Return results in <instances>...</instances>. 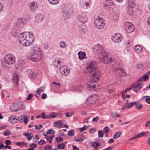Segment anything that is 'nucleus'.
Masks as SVG:
<instances>
[{"label":"nucleus","instance_id":"nucleus-1","mask_svg":"<svg viewBox=\"0 0 150 150\" xmlns=\"http://www.w3.org/2000/svg\"><path fill=\"white\" fill-rule=\"evenodd\" d=\"M86 73L89 74L91 78H92L91 82L93 83L98 81L100 77V72L97 68L95 62L92 61L89 63L88 65L86 67Z\"/></svg>","mask_w":150,"mask_h":150},{"label":"nucleus","instance_id":"nucleus-2","mask_svg":"<svg viewBox=\"0 0 150 150\" xmlns=\"http://www.w3.org/2000/svg\"><path fill=\"white\" fill-rule=\"evenodd\" d=\"M94 48L99 53L98 57L101 62L105 64H108L112 62L114 60V59L112 58L111 57L108 55L101 45L99 44L96 45Z\"/></svg>","mask_w":150,"mask_h":150},{"label":"nucleus","instance_id":"nucleus-3","mask_svg":"<svg viewBox=\"0 0 150 150\" xmlns=\"http://www.w3.org/2000/svg\"><path fill=\"white\" fill-rule=\"evenodd\" d=\"M19 39L22 45L29 46L34 40V36L31 33L24 32L20 35Z\"/></svg>","mask_w":150,"mask_h":150},{"label":"nucleus","instance_id":"nucleus-4","mask_svg":"<svg viewBox=\"0 0 150 150\" xmlns=\"http://www.w3.org/2000/svg\"><path fill=\"white\" fill-rule=\"evenodd\" d=\"M40 49L38 47H33L30 53L28 56V59L33 62H37L41 58Z\"/></svg>","mask_w":150,"mask_h":150},{"label":"nucleus","instance_id":"nucleus-5","mask_svg":"<svg viewBox=\"0 0 150 150\" xmlns=\"http://www.w3.org/2000/svg\"><path fill=\"white\" fill-rule=\"evenodd\" d=\"M5 63L9 65H12L15 62V57L11 54H8L5 56L4 58Z\"/></svg>","mask_w":150,"mask_h":150},{"label":"nucleus","instance_id":"nucleus-6","mask_svg":"<svg viewBox=\"0 0 150 150\" xmlns=\"http://www.w3.org/2000/svg\"><path fill=\"white\" fill-rule=\"evenodd\" d=\"M103 18H96L94 21L95 27L98 29L103 28L105 25V23L103 22Z\"/></svg>","mask_w":150,"mask_h":150},{"label":"nucleus","instance_id":"nucleus-7","mask_svg":"<svg viewBox=\"0 0 150 150\" xmlns=\"http://www.w3.org/2000/svg\"><path fill=\"white\" fill-rule=\"evenodd\" d=\"M22 106L21 102H16L10 106V110L11 112H17L19 110Z\"/></svg>","mask_w":150,"mask_h":150},{"label":"nucleus","instance_id":"nucleus-8","mask_svg":"<svg viewBox=\"0 0 150 150\" xmlns=\"http://www.w3.org/2000/svg\"><path fill=\"white\" fill-rule=\"evenodd\" d=\"M73 8L71 6H65L64 8L63 12V16L64 17L65 19L68 18L67 15H69L70 13L73 11Z\"/></svg>","mask_w":150,"mask_h":150},{"label":"nucleus","instance_id":"nucleus-9","mask_svg":"<svg viewBox=\"0 0 150 150\" xmlns=\"http://www.w3.org/2000/svg\"><path fill=\"white\" fill-rule=\"evenodd\" d=\"M125 29L128 33H131L134 30V26L129 22H126L125 25Z\"/></svg>","mask_w":150,"mask_h":150},{"label":"nucleus","instance_id":"nucleus-10","mask_svg":"<svg viewBox=\"0 0 150 150\" xmlns=\"http://www.w3.org/2000/svg\"><path fill=\"white\" fill-rule=\"evenodd\" d=\"M60 71L62 75L67 76L70 73V70L66 66L63 65L60 67Z\"/></svg>","mask_w":150,"mask_h":150},{"label":"nucleus","instance_id":"nucleus-11","mask_svg":"<svg viewBox=\"0 0 150 150\" xmlns=\"http://www.w3.org/2000/svg\"><path fill=\"white\" fill-rule=\"evenodd\" d=\"M98 98V96L96 95H90L88 97L87 100L89 103L91 104L95 103Z\"/></svg>","mask_w":150,"mask_h":150},{"label":"nucleus","instance_id":"nucleus-12","mask_svg":"<svg viewBox=\"0 0 150 150\" xmlns=\"http://www.w3.org/2000/svg\"><path fill=\"white\" fill-rule=\"evenodd\" d=\"M79 21L82 23H84L88 21V18L86 15L82 14L79 15L78 17Z\"/></svg>","mask_w":150,"mask_h":150},{"label":"nucleus","instance_id":"nucleus-13","mask_svg":"<svg viewBox=\"0 0 150 150\" xmlns=\"http://www.w3.org/2000/svg\"><path fill=\"white\" fill-rule=\"evenodd\" d=\"M38 6V3L36 1L32 2L30 3L28 5L29 8L32 11H34L37 9Z\"/></svg>","mask_w":150,"mask_h":150},{"label":"nucleus","instance_id":"nucleus-14","mask_svg":"<svg viewBox=\"0 0 150 150\" xmlns=\"http://www.w3.org/2000/svg\"><path fill=\"white\" fill-rule=\"evenodd\" d=\"M90 0H81V5L84 8H87L90 6Z\"/></svg>","mask_w":150,"mask_h":150},{"label":"nucleus","instance_id":"nucleus-15","mask_svg":"<svg viewBox=\"0 0 150 150\" xmlns=\"http://www.w3.org/2000/svg\"><path fill=\"white\" fill-rule=\"evenodd\" d=\"M27 73L29 75V77L31 79H34L37 75V74L34 71L31 69H29L27 71Z\"/></svg>","mask_w":150,"mask_h":150},{"label":"nucleus","instance_id":"nucleus-16","mask_svg":"<svg viewBox=\"0 0 150 150\" xmlns=\"http://www.w3.org/2000/svg\"><path fill=\"white\" fill-rule=\"evenodd\" d=\"M104 5L106 7V9H109L112 8L113 3L111 0H106L105 2Z\"/></svg>","mask_w":150,"mask_h":150},{"label":"nucleus","instance_id":"nucleus-17","mask_svg":"<svg viewBox=\"0 0 150 150\" xmlns=\"http://www.w3.org/2000/svg\"><path fill=\"white\" fill-rule=\"evenodd\" d=\"M121 35L119 33L115 34L113 36L114 39L115 40L114 41L115 42L119 43L122 40Z\"/></svg>","mask_w":150,"mask_h":150},{"label":"nucleus","instance_id":"nucleus-18","mask_svg":"<svg viewBox=\"0 0 150 150\" xmlns=\"http://www.w3.org/2000/svg\"><path fill=\"white\" fill-rule=\"evenodd\" d=\"M24 18L18 19L16 25L19 28L23 27L24 24Z\"/></svg>","mask_w":150,"mask_h":150},{"label":"nucleus","instance_id":"nucleus-19","mask_svg":"<svg viewBox=\"0 0 150 150\" xmlns=\"http://www.w3.org/2000/svg\"><path fill=\"white\" fill-rule=\"evenodd\" d=\"M12 78L14 85L16 86H18L19 81V77L18 75L16 74H14Z\"/></svg>","mask_w":150,"mask_h":150},{"label":"nucleus","instance_id":"nucleus-20","mask_svg":"<svg viewBox=\"0 0 150 150\" xmlns=\"http://www.w3.org/2000/svg\"><path fill=\"white\" fill-rule=\"evenodd\" d=\"M143 83H140L136 85L135 84L132 85V86H134V87L133 88H134V91L136 92L139 91Z\"/></svg>","mask_w":150,"mask_h":150},{"label":"nucleus","instance_id":"nucleus-21","mask_svg":"<svg viewBox=\"0 0 150 150\" xmlns=\"http://www.w3.org/2000/svg\"><path fill=\"white\" fill-rule=\"evenodd\" d=\"M44 18V16L40 13L37 15L35 16V20L38 22H41Z\"/></svg>","mask_w":150,"mask_h":150},{"label":"nucleus","instance_id":"nucleus-22","mask_svg":"<svg viewBox=\"0 0 150 150\" xmlns=\"http://www.w3.org/2000/svg\"><path fill=\"white\" fill-rule=\"evenodd\" d=\"M79 58L80 60H83L85 58L86 54L84 52L80 51L78 53Z\"/></svg>","mask_w":150,"mask_h":150},{"label":"nucleus","instance_id":"nucleus-23","mask_svg":"<svg viewBox=\"0 0 150 150\" xmlns=\"http://www.w3.org/2000/svg\"><path fill=\"white\" fill-rule=\"evenodd\" d=\"M23 135L27 137V139L29 141L30 140L32 139V137H33V134L30 133L24 132L23 133Z\"/></svg>","mask_w":150,"mask_h":150},{"label":"nucleus","instance_id":"nucleus-24","mask_svg":"<svg viewBox=\"0 0 150 150\" xmlns=\"http://www.w3.org/2000/svg\"><path fill=\"white\" fill-rule=\"evenodd\" d=\"M149 78L148 74H145L143 75L141 78H139L138 79V82H139L142 80L146 81Z\"/></svg>","mask_w":150,"mask_h":150},{"label":"nucleus","instance_id":"nucleus-25","mask_svg":"<svg viewBox=\"0 0 150 150\" xmlns=\"http://www.w3.org/2000/svg\"><path fill=\"white\" fill-rule=\"evenodd\" d=\"M16 117L15 115H11L10 116L9 119V122L11 123H16Z\"/></svg>","mask_w":150,"mask_h":150},{"label":"nucleus","instance_id":"nucleus-26","mask_svg":"<svg viewBox=\"0 0 150 150\" xmlns=\"http://www.w3.org/2000/svg\"><path fill=\"white\" fill-rule=\"evenodd\" d=\"M134 49L136 52H140L142 50V47L139 45H136L134 47Z\"/></svg>","mask_w":150,"mask_h":150},{"label":"nucleus","instance_id":"nucleus-27","mask_svg":"<svg viewBox=\"0 0 150 150\" xmlns=\"http://www.w3.org/2000/svg\"><path fill=\"white\" fill-rule=\"evenodd\" d=\"M122 132H116L113 135V137L114 138L117 139L118 138L120 135L122 134Z\"/></svg>","mask_w":150,"mask_h":150},{"label":"nucleus","instance_id":"nucleus-28","mask_svg":"<svg viewBox=\"0 0 150 150\" xmlns=\"http://www.w3.org/2000/svg\"><path fill=\"white\" fill-rule=\"evenodd\" d=\"M26 144L27 143L25 142H24L21 141L17 142L16 144V145L19 146L23 147L24 145L26 146Z\"/></svg>","mask_w":150,"mask_h":150},{"label":"nucleus","instance_id":"nucleus-29","mask_svg":"<svg viewBox=\"0 0 150 150\" xmlns=\"http://www.w3.org/2000/svg\"><path fill=\"white\" fill-rule=\"evenodd\" d=\"M19 32V31L18 30L15 29H13L11 32V33L13 34V35L15 36Z\"/></svg>","mask_w":150,"mask_h":150},{"label":"nucleus","instance_id":"nucleus-30","mask_svg":"<svg viewBox=\"0 0 150 150\" xmlns=\"http://www.w3.org/2000/svg\"><path fill=\"white\" fill-rule=\"evenodd\" d=\"M129 7L130 8H132L134 7L135 5V4L133 0L129 2Z\"/></svg>","mask_w":150,"mask_h":150},{"label":"nucleus","instance_id":"nucleus-31","mask_svg":"<svg viewBox=\"0 0 150 150\" xmlns=\"http://www.w3.org/2000/svg\"><path fill=\"white\" fill-rule=\"evenodd\" d=\"M62 125V123L61 121L59 120L56 122H55L54 124V126L56 127H59Z\"/></svg>","mask_w":150,"mask_h":150},{"label":"nucleus","instance_id":"nucleus-32","mask_svg":"<svg viewBox=\"0 0 150 150\" xmlns=\"http://www.w3.org/2000/svg\"><path fill=\"white\" fill-rule=\"evenodd\" d=\"M75 133V131L73 129L69 130L68 132L67 135L70 136L72 137L74 135Z\"/></svg>","mask_w":150,"mask_h":150},{"label":"nucleus","instance_id":"nucleus-33","mask_svg":"<svg viewBox=\"0 0 150 150\" xmlns=\"http://www.w3.org/2000/svg\"><path fill=\"white\" fill-rule=\"evenodd\" d=\"M23 117V116H21V117H16V121H15L16 123L17 122H22L23 120L22 118Z\"/></svg>","mask_w":150,"mask_h":150},{"label":"nucleus","instance_id":"nucleus-34","mask_svg":"<svg viewBox=\"0 0 150 150\" xmlns=\"http://www.w3.org/2000/svg\"><path fill=\"white\" fill-rule=\"evenodd\" d=\"M49 1L51 4H56L58 3L59 0H48Z\"/></svg>","mask_w":150,"mask_h":150},{"label":"nucleus","instance_id":"nucleus-35","mask_svg":"<svg viewBox=\"0 0 150 150\" xmlns=\"http://www.w3.org/2000/svg\"><path fill=\"white\" fill-rule=\"evenodd\" d=\"M65 145L64 143H62L59 144L57 146L58 148L59 149H63L64 148Z\"/></svg>","mask_w":150,"mask_h":150},{"label":"nucleus","instance_id":"nucleus-36","mask_svg":"<svg viewBox=\"0 0 150 150\" xmlns=\"http://www.w3.org/2000/svg\"><path fill=\"white\" fill-rule=\"evenodd\" d=\"M45 88L44 87H41L39 89H38L37 91V93L38 94H40L41 92H42L44 89Z\"/></svg>","mask_w":150,"mask_h":150},{"label":"nucleus","instance_id":"nucleus-37","mask_svg":"<svg viewBox=\"0 0 150 150\" xmlns=\"http://www.w3.org/2000/svg\"><path fill=\"white\" fill-rule=\"evenodd\" d=\"M136 103V102H135V101H134L132 103H128V105L126 106V107L128 108L129 109L131 107H132L134 105H135Z\"/></svg>","mask_w":150,"mask_h":150},{"label":"nucleus","instance_id":"nucleus-38","mask_svg":"<svg viewBox=\"0 0 150 150\" xmlns=\"http://www.w3.org/2000/svg\"><path fill=\"white\" fill-rule=\"evenodd\" d=\"M3 134L5 136H8L11 134V132L9 129H7L4 132Z\"/></svg>","mask_w":150,"mask_h":150},{"label":"nucleus","instance_id":"nucleus-39","mask_svg":"<svg viewBox=\"0 0 150 150\" xmlns=\"http://www.w3.org/2000/svg\"><path fill=\"white\" fill-rule=\"evenodd\" d=\"M109 128L108 126H106L103 129V132L104 133H108L109 132Z\"/></svg>","mask_w":150,"mask_h":150},{"label":"nucleus","instance_id":"nucleus-40","mask_svg":"<svg viewBox=\"0 0 150 150\" xmlns=\"http://www.w3.org/2000/svg\"><path fill=\"white\" fill-rule=\"evenodd\" d=\"M100 144L98 142H95L94 143H93L92 146L93 147L95 148H97L98 147L100 146Z\"/></svg>","mask_w":150,"mask_h":150},{"label":"nucleus","instance_id":"nucleus-41","mask_svg":"<svg viewBox=\"0 0 150 150\" xmlns=\"http://www.w3.org/2000/svg\"><path fill=\"white\" fill-rule=\"evenodd\" d=\"M135 102H136V104H135V106L136 107V108L138 110H140V109H141L142 107V104H140V105L139 104H138V103L137 102V101H136Z\"/></svg>","mask_w":150,"mask_h":150},{"label":"nucleus","instance_id":"nucleus-42","mask_svg":"<svg viewBox=\"0 0 150 150\" xmlns=\"http://www.w3.org/2000/svg\"><path fill=\"white\" fill-rule=\"evenodd\" d=\"M146 133V132H142L136 135V136L137 138L139 137H141L144 135H145Z\"/></svg>","mask_w":150,"mask_h":150},{"label":"nucleus","instance_id":"nucleus-43","mask_svg":"<svg viewBox=\"0 0 150 150\" xmlns=\"http://www.w3.org/2000/svg\"><path fill=\"white\" fill-rule=\"evenodd\" d=\"M134 87V86H131L127 88L125 90H124L122 92V93H125L127 92L128 91L133 89Z\"/></svg>","mask_w":150,"mask_h":150},{"label":"nucleus","instance_id":"nucleus-44","mask_svg":"<svg viewBox=\"0 0 150 150\" xmlns=\"http://www.w3.org/2000/svg\"><path fill=\"white\" fill-rule=\"evenodd\" d=\"M60 45L62 48H64L66 47V44L64 41H63L60 42Z\"/></svg>","mask_w":150,"mask_h":150},{"label":"nucleus","instance_id":"nucleus-45","mask_svg":"<svg viewBox=\"0 0 150 150\" xmlns=\"http://www.w3.org/2000/svg\"><path fill=\"white\" fill-rule=\"evenodd\" d=\"M111 116L112 117H119L121 116V115L117 114L116 112H112L111 113Z\"/></svg>","mask_w":150,"mask_h":150},{"label":"nucleus","instance_id":"nucleus-46","mask_svg":"<svg viewBox=\"0 0 150 150\" xmlns=\"http://www.w3.org/2000/svg\"><path fill=\"white\" fill-rule=\"evenodd\" d=\"M38 144L40 145H42L46 144V142L44 140H41L38 142Z\"/></svg>","mask_w":150,"mask_h":150},{"label":"nucleus","instance_id":"nucleus-47","mask_svg":"<svg viewBox=\"0 0 150 150\" xmlns=\"http://www.w3.org/2000/svg\"><path fill=\"white\" fill-rule=\"evenodd\" d=\"M55 132L52 129H50L47 132V134H54Z\"/></svg>","mask_w":150,"mask_h":150},{"label":"nucleus","instance_id":"nucleus-48","mask_svg":"<svg viewBox=\"0 0 150 150\" xmlns=\"http://www.w3.org/2000/svg\"><path fill=\"white\" fill-rule=\"evenodd\" d=\"M98 134L99 137H103L104 135L103 132L101 130H100L98 131Z\"/></svg>","mask_w":150,"mask_h":150},{"label":"nucleus","instance_id":"nucleus-49","mask_svg":"<svg viewBox=\"0 0 150 150\" xmlns=\"http://www.w3.org/2000/svg\"><path fill=\"white\" fill-rule=\"evenodd\" d=\"M35 138H33V142H37V141L39 140V136L37 135H36L35 136Z\"/></svg>","mask_w":150,"mask_h":150},{"label":"nucleus","instance_id":"nucleus-50","mask_svg":"<svg viewBox=\"0 0 150 150\" xmlns=\"http://www.w3.org/2000/svg\"><path fill=\"white\" fill-rule=\"evenodd\" d=\"M89 127V126H86L84 125L83 127L81 128H80L79 129L81 130V131H83L85 130V129L86 128H88Z\"/></svg>","mask_w":150,"mask_h":150},{"label":"nucleus","instance_id":"nucleus-51","mask_svg":"<svg viewBox=\"0 0 150 150\" xmlns=\"http://www.w3.org/2000/svg\"><path fill=\"white\" fill-rule=\"evenodd\" d=\"M33 94H29L28 95V96L26 98L27 100H30L31 99V98L33 97Z\"/></svg>","mask_w":150,"mask_h":150},{"label":"nucleus","instance_id":"nucleus-52","mask_svg":"<svg viewBox=\"0 0 150 150\" xmlns=\"http://www.w3.org/2000/svg\"><path fill=\"white\" fill-rule=\"evenodd\" d=\"M23 122L25 124H26L27 123L28 117L27 116H24L23 117Z\"/></svg>","mask_w":150,"mask_h":150},{"label":"nucleus","instance_id":"nucleus-53","mask_svg":"<svg viewBox=\"0 0 150 150\" xmlns=\"http://www.w3.org/2000/svg\"><path fill=\"white\" fill-rule=\"evenodd\" d=\"M50 118H55L56 117V115H55L54 113L53 112H52L50 114Z\"/></svg>","mask_w":150,"mask_h":150},{"label":"nucleus","instance_id":"nucleus-54","mask_svg":"<svg viewBox=\"0 0 150 150\" xmlns=\"http://www.w3.org/2000/svg\"><path fill=\"white\" fill-rule=\"evenodd\" d=\"M99 120V117H96L95 118L93 119L92 122H94L96 121V122L98 121Z\"/></svg>","mask_w":150,"mask_h":150},{"label":"nucleus","instance_id":"nucleus-55","mask_svg":"<svg viewBox=\"0 0 150 150\" xmlns=\"http://www.w3.org/2000/svg\"><path fill=\"white\" fill-rule=\"evenodd\" d=\"M75 91L77 92H79L82 91V87L81 86H79V88L76 87L75 89Z\"/></svg>","mask_w":150,"mask_h":150},{"label":"nucleus","instance_id":"nucleus-56","mask_svg":"<svg viewBox=\"0 0 150 150\" xmlns=\"http://www.w3.org/2000/svg\"><path fill=\"white\" fill-rule=\"evenodd\" d=\"M33 147L35 148L37 147V145L35 143H33L30 144L29 145V146L30 147L33 148Z\"/></svg>","mask_w":150,"mask_h":150},{"label":"nucleus","instance_id":"nucleus-57","mask_svg":"<svg viewBox=\"0 0 150 150\" xmlns=\"http://www.w3.org/2000/svg\"><path fill=\"white\" fill-rule=\"evenodd\" d=\"M47 95L45 93H43L42 95L41 98L42 99H44L46 98L47 97Z\"/></svg>","mask_w":150,"mask_h":150},{"label":"nucleus","instance_id":"nucleus-58","mask_svg":"<svg viewBox=\"0 0 150 150\" xmlns=\"http://www.w3.org/2000/svg\"><path fill=\"white\" fill-rule=\"evenodd\" d=\"M5 143L6 145H10L11 144V142L10 140H6L5 141Z\"/></svg>","mask_w":150,"mask_h":150},{"label":"nucleus","instance_id":"nucleus-59","mask_svg":"<svg viewBox=\"0 0 150 150\" xmlns=\"http://www.w3.org/2000/svg\"><path fill=\"white\" fill-rule=\"evenodd\" d=\"M51 149L50 146H45L44 147V150H49Z\"/></svg>","mask_w":150,"mask_h":150},{"label":"nucleus","instance_id":"nucleus-60","mask_svg":"<svg viewBox=\"0 0 150 150\" xmlns=\"http://www.w3.org/2000/svg\"><path fill=\"white\" fill-rule=\"evenodd\" d=\"M73 115L72 114H70L69 112L66 113V116L67 117H69Z\"/></svg>","mask_w":150,"mask_h":150},{"label":"nucleus","instance_id":"nucleus-61","mask_svg":"<svg viewBox=\"0 0 150 150\" xmlns=\"http://www.w3.org/2000/svg\"><path fill=\"white\" fill-rule=\"evenodd\" d=\"M148 124H149V127L150 128V121H147L145 124V126L146 127H148Z\"/></svg>","mask_w":150,"mask_h":150},{"label":"nucleus","instance_id":"nucleus-62","mask_svg":"<svg viewBox=\"0 0 150 150\" xmlns=\"http://www.w3.org/2000/svg\"><path fill=\"white\" fill-rule=\"evenodd\" d=\"M4 146L3 143L2 142H0V149H2L3 148H4Z\"/></svg>","mask_w":150,"mask_h":150},{"label":"nucleus","instance_id":"nucleus-63","mask_svg":"<svg viewBox=\"0 0 150 150\" xmlns=\"http://www.w3.org/2000/svg\"><path fill=\"white\" fill-rule=\"evenodd\" d=\"M72 147L73 148V150H79V149L74 145H73L72 146Z\"/></svg>","mask_w":150,"mask_h":150},{"label":"nucleus","instance_id":"nucleus-64","mask_svg":"<svg viewBox=\"0 0 150 150\" xmlns=\"http://www.w3.org/2000/svg\"><path fill=\"white\" fill-rule=\"evenodd\" d=\"M146 101L148 104H150V98H147L146 99Z\"/></svg>","mask_w":150,"mask_h":150}]
</instances>
